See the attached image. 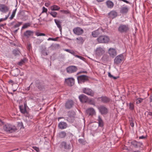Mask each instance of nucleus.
<instances>
[{
    "label": "nucleus",
    "instance_id": "79ce46f5",
    "mask_svg": "<svg viewBox=\"0 0 152 152\" xmlns=\"http://www.w3.org/2000/svg\"><path fill=\"white\" fill-rule=\"evenodd\" d=\"M31 25V23H26L22 27V29H24L27 28Z\"/></svg>",
    "mask_w": 152,
    "mask_h": 152
},
{
    "label": "nucleus",
    "instance_id": "09e8293b",
    "mask_svg": "<svg viewBox=\"0 0 152 152\" xmlns=\"http://www.w3.org/2000/svg\"><path fill=\"white\" fill-rule=\"evenodd\" d=\"M143 100V99L141 98H137L136 99V103L137 104H139L141 103Z\"/></svg>",
    "mask_w": 152,
    "mask_h": 152
},
{
    "label": "nucleus",
    "instance_id": "ddd939ff",
    "mask_svg": "<svg viewBox=\"0 0 152 152\" xmlns=\"http://www.w3.org/2000/svg\"><path fill=\"white\" fill-rule=\"evenodd\" d=\"M83 92L90 96H93L94 94V92L91 89L88 88H84L83 89Z\"/></svg>",
    "mask_w": 152,
    "mask_h": 152
},
{
    "label": "nucleus",
    "instance_id": "aec40b11",
    "mask_svg": "<svg viewBox=\"0 0 152 152\" xmlns=\"http://www.w3.org/2000/svg\"><path fill=\"white\" fill-rule=\"evenodd\" d=\"M79 98L80 101L83 103H86L88 100V97L83 94L80 95L79 96Z\"/></svg>",
    "mask_w": 152,
    "mask_h": 152
},
{
    "label": "nucleus",
    "instance_id": "9d476101",
    "mask_svg": "<svg viewBox=\"0 0 152 152\" xmlns=\"http://www.w3.org/2000/svg\"><path fill=\"white\" fill-rule=\"evenodd\" d=\"M105 51V48L100 47L97 48L95 51L96 54L98 56H102Z\"/></svg>",
    "mask_w": 152,
    "mask_h": 152
},
{
    "label": "nucleus",
    "instance_id": "864d4df0",
    "mask_svg": "<svg viewBox=\"0 0 152 152\" xmlns=\"http://www.w3.org/2000/svg\"><path fill=\"white\" fill-rule=\"evenodd\" d=\"M42 54L44 56H47L48 55V54L47 52L45 50H43L42 51Z\"/></svg>",
    "mask_w": 152,
    "mask_h": 152
},
{
    "label": "nucleus",
    "instance_id": "052dcab7",
    "mask_svg": "<svg viewBox=\"0 0 152 152\" xmlns=\"http://www.w3.org/2000/svg\"><path fill=\"white\" fill-rule=\"evenodd\" d=\"M31 48V44L28 45L27 46V49L28 50H30Z\"/></svg>",
    "mask_w": 152,
    "mask_h": 152
},
{
    "label": "nucleus",
    "instance_id": "5fc2aeb1",
    "mask_svg": "<svg viewBox=\"0 0 152 152\" xmlns=\"http://www.w3.org/2000/svg\"><path fill=\"white\" fill-rule=\"evenodd\" d=\"M8 82L9 84H11L12 86H13L14 84H15L14 80H10Z\"/></svg>",
    "mask_w": 152,
    "mask_h": 152
},
{
    "label": "nucleus",
    "instance_id": "412c9836",
    "mask_svg": "<svg viewBox=\"0 0 152 152\" xmlns=\"http://www.w3.org/2000/svg\"><path fill=\"white\" fill-rule=\"evenodd\" d=\"M108 53L110 56L113 58H114L117 55V53L115 50L113 48H110L109 49Z\"/></svg>",
    "mask_w": 152,
    "mask_h": 152
},
{
    "label": "nucleus",
    "instance_id": "a211bd4d",
    "mask_svg": "<svg viewBox=\"0 0 152 152\" xmlns=\"http://www.w3.org/2000/svg\"><path fill=\"white\" fill-rule=\"evenodd\" d=\"M9 8L4 4H0V11L4 13L7 12L9 10Z\"/></svg>",
    "mask_w": 152,
    "mask_h": 152
},
{
    "label": "nucleus",
    "instance_id": "13d9d810",
    "mask_svg": "<svg viewBox=\"0 0 152 152\" xmlns=\"http://www.w3.org/2000/svg\"><path fill=\"white\" fill-rule=\"evenodd\" d=\"M120 1H123L124 2H125L127 4H131V3H130L129 1L126 0H119Z\"/></svg>",
    "mask_w": 152,
    "mask_h": 152
},
{
    "label": "nucleus",
    "instance_id": "b1692460",
    "mask_svg": "<svg viewBox=\"0 0 152 152\" xmlns=\"http://www.w3.org/2000/svg\"><path fill=\"white\" fill-rule=\"evenodd\" d=\"M109 18L112 19L115 18L117 16V13L115 10L111 11L108 14Z\"/></svg>",
    "mask_w": 152,
    "mask_h": 152
},
{
    "label": "nucleus",
    "instance_id": "6e6552de",
    "mask_svg": "<svg viewBox=\"0 0 152 152\" xmlns=\"http://www.w3.org/2000/svg\"><path fill=\"white\" fill-rule=\"evenodd\" d=\"M66 70L68 73L71 74L76 72L77 70V68L75 66H70L66 68Z\"/></svg>",
    "mask_w": 152,
    "mask_h": 152
},
{
    "label": "nucleus",
    "instance_id": "2f4dec72",
    "mask_svg": "<svg viewBox=\"0 0 152 152\" xmlns=\"http://www.w3.org/2000/svg\"><path fill=\"white\" fill-rule=\"evenodd\" d=\"M13 80L15 84H18L21 83L23 81V79L16 77Z\"/></svg>",
    "mask_w": 152,
    "mask_h": 152
},
{
    "label": "nucleus",
    "instance_id": "4d7b16f0",
    "mask_svg": "<svg viewBox=\"0 0 152 152\" xmlns=\"http://www.w3.org/2000/svg\"><path fill=\"white\" fill-rule=\"evenodd\" d=\"M33 148L37 152H39V148L37 147L36 146H34L33 147Z\"/></svg>",
    "mask_w": 152,
    "mask_h": 152
},
{
    "label": "nucleus",
    "instance_id": "ea45409f",
    "mask_svg": "<svg viewBox=\"0 0 152 152\" xmlns=\"http://www.w3.org/2000/svg\"><path fill=\"white\" fill-rule=\"evenodd\" d=\"M78 141L79 143L83 145H85L87 143L86 141L84 139H79Z\"/></svg>",
    "mask_w": 152,
    "mask_h": 152
},
{
    "label": "nucleus",
    "instance_id": "bb28decb",
    "mask_svg": "<svg viewBox=\"0 0 152 152\" xmlns=\"http://www.w3.org/2000/svg\"><path fill=\"white\" fill-rule=\"evenodd\" d=\"M99 126L101 127H103L104 125V122L101 116L99 115L98 117V119L97 120Z\"/></svg>",
    "mask_w": 152,
    "mask_h": 152
},
{
    "label": "nucleus",
    "instance_id": "0eeeda50",
    "mask_svg": "<svg viewBox=\"0 0 152 152\" xmlns=\"http://www.w3.org/2000/svg\"><path fill=\"white\" fill-rule=\"evenodd\" d=\"M77 79L79 83H84L88 80V77L86 75H81L77 77Z\"/></svg>",
    "mask_w": 152,
    "mask_h": 152
},
{
    "label": "nucleus",
    "instance_id": "5701e85b",
    "mask_svg": "<svg viewBox=\"0 0 152 152\" xmlns=\"http://www.w3.org/2000/svg\"><path fill=\"white\" fill-rule=\"evenodd\" d=\"M99 98L101 99V102L104 103H107L111 101L110 98L106 96H101Z\"/></svg>",
    "mask_w": 152,
    "mask_h": 152
},
{
    "label": "nucleus",
    "instance_id": "39448f33",
    "mask_svg": "<svg viewBox=\"0 0 152 152\" xmlns=\"http://www.w3.org/2000/svg\"><path fill=\"white\" fill-rule=\"evenodd\" d=\"M34 83L35 86L39 90L41 91L45 89V86L43 81L39 80H36Z\"/></svg>",
    "mask_w": 152,
    "mask_h": 152
},
{
    "label": "nucleus",
    "instance_id": "c03bdc74",
    "mask_svg": "<svg viewBox=\"0 0 152 152\" xmlns=\"http://www.w3.org/2000/svg\"><path fill=\"white\" fill-rule=\"evenodd\" d=\"M129 122L131 126L132 127H133L134 126V119L132 117L129 118Z\"/></svg>",
    "mask_w": 152,
    "mask_h": 152
},
{
    "label": "nucleus",
    "instance_id": "7c9ffc66",
    "mask_svg": "<svg viewBox=\"0 0 152 152\" xmlns=\"http://www.w3.org/2000/svg\"><path fill=\"white\" fill-rule=\"evenodd\" d=\"M77 43L79 44H82L84 42L85 39L81 37H80L76 38Z\"/></svg>",
    "mask_w": 152,
    "mask_h": 152
},
{
    "label": "nucleus",
    "instance_id": "f03ea898",
    "mask_svg": "<svg viewBox=\"0 0 152 152\" xmlns=\"http://www.w3.org/2000/svg\"><path fill=\"white\" fill-rule=\"evenodd\" d=\"M4 131L9 133L15 132L17 130L16 126L10 124H7L3 126Z\"/></svg>",
    "mask_w": 152,
    "mask_h": 152
},
{
    "label": "nucleus",
    "instance_id": "0e129e2a",
    "mask_svg": "<svg viewBox=\"0 0 152 152\" xmlns=\"http://www.w3.org/2000/svg\"><path fill=\"white\" fill-rule=\"evenodd\" d=\"M146 138V137L144 136H140L139 137V139H145Z\"/></svg>",
    "mask_w": 152,
    "mask_h": 152
},
{
    "label": "nucleus",
    "instance_id": "9b49d317",
    "mask_svg": "<svg viewBox=\"0 0 152 152\" xmlns=\"http://www.w3.org/2000/svg\"><path fill=\"white\" fill-rule=\"evenodd\" d=\"M59 147L61 149L64 148L66 150H70L71 148V146L70 144H68L65 141L62 142L60 145Z\"/></svg>",
    "mask_w": 152,
    "mask_h": 152
},
{
    "label": "nucleus",
    "instance_id": "a19ab883",
    "mask_svg": "<svg viewBox=\"0 0 152 152\" xmlns=\"http://www.w3.org/2000/svg\"><path fill=\"white\" fill-rule=\"evenodd\" d=\"M13 54L14 55L16 56L20 55V51L17 49H15L12 51Z\"/></svg>",
    "mask_w": 152,
    "mask_h": 152
},
{
    "label": "nucleus",
    "instance_id": "393cba45",
    "mask_svg": "<svg viewBox=\"0 0 152 152\" xmlns=\"http://www.w3.org/2000/svg\"><path fill=\"white\" fill-rule=\"evenodd\" d=\"M34 32L31 30H27L23 33V35L25 37H28L30 36H33Z\"/></svg>",
    "mask_w": 152,
    "mask_h": 152
},
{
    "label": "nucleus",
    "instance_id": "a18cd8bd",
    "mask_svg": "<svg viewBox=\"0 0 152 152\" xmlns=\"http://www.w3.org/2000/svg\"><path fill=\"white\" fill-rule=\"evenodd\" d=\"M129 108L131 110H133L134 109V106L133 103H130L129 104Z\"/></svg>",
    "mask_w": 152,
    "mask_h": 152
},
{
    "label": "nucleus",
    "instance_id": "58836bf2",
    "mask_svg": "<svg viewBox=\"0 0 152 152\" xmlns=\"http://www.w3.org/2000/svg\"><path fill=\"white\" fill-rule=\"evenodd\" d=\"M59 47L60 45L58 44H53L50 46V48L53 50L56 49Z\"/></svg>",
    "mask_w": 152,
    "mask_h": 152
},
{
    "label": "nucleus",
    "instance_id": "3c124183",
    "mask_svg": "<svg viewBox=\"0 0 152 152\" xmlns=\"http://www.w3.org/2000/svg\"><path fill=\"white\" fill-rule=\"evenodd\" d=\"M75 57H76L77 58H78L80 59H81L83 61H85V58L84 57H83L82 56H78L77 55H75Z\"/></svg>",
    "mask_w": 152,
    "mask_h": 152
},
{
    "label": "nucleus",
    "instance_id": "1a4fd4ad",
    "mask_svg": "<svg viewBox=\"0 0 152 152\" xmlns=\"http://www.w3.org/2000/svg\"><path fill=\"white\" fill-rule=\"evenodd\" d=\"M102 32H103L102 29L99 28L96 30L93 31L91 33V34L93 37H97L102 34Z\"/></svg>",
    "mask_w": 152,
    "mask_h": 152
},
{
    "label": "nucleus",
    "instance_id": "423d86ee",
    "mask_svg": "<svg viewBox=\"0 0 152 152\" xmlns=\"http://www.w3.org/2000/svg\"><path fill=\"white\" fill-rule=\"evenodd\" d=\"M99 113L102 115H106L108 113V109L104 106L101 105L98 107Z\"/></svg>",
    "mask_w": 152,
    "mask_h": 152
},
{
    "label": "nucleus",
    "instance_id": "a878e982",
    "mask_svg": "<svg viewBox=\"0 0 152 152\" xmlns=\"http://www.w3.org/2000/svg\"><path fill=\"white\" fill-rule=\"evenodd\" d=\"M86 112L87 114L89 115H93L95 113V112L93 108H91L88 109Z\"/></svg>",
    "mask_w": 152,
    "mask_h": 152
},
{
    "label": "nucleus",
    "instance_id": "f257e3e1",
    "mask_svg": "<svg viewBox=\"0 0 152 152\" xmlns=\"http://www.w3.org/2000/svg\"><path fill=\"white\" fill-rule=\"evenodd\" d=\"M130 30V27L128 24H120L118 28V31L120 33H126Z\"/></svg>",
    "mask_w": 152,
    "mask_h": 152
},
{
    "label": "nucleus",
    "instance_id": "20e7f679",
    "mask_svg": "<svg viewBox=\"0 0 152 152\" xmlns=\"http://www.w3.org/2000/svg\"><path fill=\"white\" fill-rule=\"evenodd\" d=\"M76 114L73 111H69L67 113L68 117L66 118V120L69 123H72L74 121V118Z\"/></svg>",
    "mask_w": 152,
    "mask_h": 152
},
{
    "label": "nucleus",
    "instance_id": "4be33fe9",
    "mask_svg": "<svg viewBox=\"0 0 152 152\" xmlns=\"http://www.w3.org/2000/svg\"><path fill=\"white\" fill-rule=\"evenodd\" d=\"M68 126L67 124L64 122L61 121L58 124V127L59 129H66Z\"/></svg>",
    "mask_w": 152,
    "mask_h": 152
},
{
    "label": "nucleus",
    "instance_id": "c9c22d12",
    "mask_svg": "<svg viewBox=\"0 0 152 152\" xmlns=\"http://www.w3.org/2000/svg\"><path fill=\"white\" fill-rule=\"evenodd\" d=\"M27 61V60L26 58H24L22 59L21 60L18 62V64L20 66H22Z\"/></svg>",
    "mask_w": 152,
    "mask_h": 152
},
{
    "label": "nucleus",
    "instance_id": "bf43d9fd",
    "mask_svg": "<svg viewBox=\"0 0 152 152\" xmlns=\"http://www.w3.org/2000/svg\"><path fill=\"white\" fill-rule=\"evenodd\" d=\"M89 102L90 104H92L94 105V104H95V102H94V101L93 100H92V99H90L89 100Z\"/></svg>",
    "mask_w": 152,
    "mask_h": 152
},
{
    "label": "nucleus",
    "instance_id": "e2e57ef3",
    "mask_svg": "<svg viewBox=\"0 0 152 152\" xmlns=\"http://www.w3.org/2000/svg\"><path fill=\"white\" fill-rule=\"evenodd\" d=\"M69 53H71V54L74 55L75 56V52L73 50H71V51L69 52Z\"/></svg>",
    "mask_w": 152,
    "mask_h": 152
},
{
    "label": "nucleus",
    "instance_id": "37998d69",
    "mask_svg": "<svg viewBox=\"0 0 152 152\" xmlns=\"http://www.w3.org/2000/svg\"><path fill=\"white\" fill-rule=\"evenodd\" d=\"M48 13H49L53 18L56 17L58 14L57 13V12L54 11L49 12Z\"/></svg>",
    "mask_w": 152,
    "mask_h": 152
},
{
    "label": "nucleus",
    "instance_id": "f3484780",
    "mask_svg": "<svg viewBox=\"0 0 152 152\" xmlns=\"http://www.w3.org/2000/svg\"><path fill=\"white\" fill-rule=\"evenodd\" d=\"M131 144L135 148L139 147L140 148H143V145L142 142H137L136 140H133L131 142Z\"/></svg>",
    "mask_w": 152,
    "mask_h": 152
},
{
    "label": "nucleus",
    "instance_id": "69168bd1",
    "mask_svg": "<svg viewBox=\"0 0 152 152\" xmlns=\"http://www.w3.org/2000/svg\"><path fill=\"white\" fill-rule=\"evenodd\" d=\"M19 28H18L17 29L13 31V32L15 34H16L17 33L18 31L19 30Z\"/></svg>",
    "mask_w": 152,
    "mask_h": 152
},
{
    "label": "nucleus",
    "instance_id": "2eb2a0df",
    "mask_svg": "<svg viewBox=\"0 0 152 152\" xmlns=\"http://www.w3.org/2000/svg\"><path fill=\"white\" fill-rule=\"evenodd\" d=\"M74 104L73 101L71 99H68L65 103V106L66 109H69L72 108Z\"/></svg>",
    "mask_w": 152,
    "mask_h": 152
},
{
    "label": "nucleus",
    "instance_id": "473e14b6",
    "mask_svg": "<svg viewBox=\"0 0 152 152\" xmlns=\"http://www.w3.org/2000/svg\"><path fill=\"white\" fill-rule=\"evenodd\" d=\"M66 133L65 132L61 131L59 133L58 137L61 139L64 138L66 137Z\"/></svg>",
    "mask_w": 152,
    "mask_h": 152
},
{
    "label": "nucleus",
    "instance_id": "cd10ccee",
    "mask_svg": "<svg viewBox=\"0 0 152 152\" xmlns=\"http://www.w3.org/2000/svg\"><path fill=\"white\" fill-rule=\"evenodd\" d=\"M20 73V70L18 68L12 71L11 73L13 76H17Z\"/></svg>",
    "mask_w": 152,
    "mask_h": 152
},
{
    "label": "nucleus",
    "instance_id": "c756f323",
    "mask_svg": "<svg viewBox=\"0 0 152 152\" xmlns=\"http://www.w3.org/2000/svg\"><path fill=\"white\" fill-rule=\"evenodd\" d=\"M54 21L58 27L60 31L61 32L62 30V27L61 25V22L58 20L56 19H54Z\"/></svg>",
    "mask_w": 152,
    "mask_h": 152
},
{
    "label": "nucleus",
    "instance_id": "c85d7f7f",
    "mask_svg": "<svg viewBox=\"0 0 152 152\" xmlns=\"http://www.w3.org/2000/svg\"><path fill=\"white\" fill-rule=\"evenodd\" d=\"M26 105L25 104L24 107H23V105L19 106V109L20 112L23 114H25L27 112L26 109Z\"/></svg>",
    "mask_w": 152,
    "mask_h": 152
},
{
    "label": "nucleus",
    "instance_id": "680f3d73",
    "mask_svg": "<svg viewBox=\"0 0 152 152\" xmlns=\"http://www.w3.org/2000/svg\"><path fill=\"white\" fill-rule=\"evenodd\" d=\"M7 19V17H6L5 18H1L0 19V22H1L2 21L5 20H6Z\"/></svg>",
    "mask_w": 152,
    "mask_h": 152
},
{
    "label": "nucleus",
    "instance_id": "de8ad7c7",
    "mask_svg": "<svg viewBox=\"0 0 152 152\" xmlns=\"http://www.w3.org/2000/svg\"><path fill=\"white\" fill-rule=\"evenodd\" d=\"M34 33L35 35L37 36H45L46 35L44 33H40L38 31H35Z\"/></svg>",
    "mask_w": 152,
    "mask_h": 152
},
{
    "label": "nucleus",
    "instance_id": "f704fd0d",
    "mask_svg": "<svg viewBox=\"0 0 152 152\" xmlns=\"http://www.w3.org/2000/svg\"><path fill=\"white\" fill-rule=\"evenodd\" d=\"M22 22H18L15 25L12 27V29L14 30L15 28H19L18 27L22 24Z\"/></svg>",
    "mask_w": 152,
    "mask_h": 152
},
{
    "label": "nucleus",
    "instance_id": "8fccbe9b",
    "mask_svg": "<svg viewBox=\"0 0 152 152\" xmlns=\"http://www.w3.org/2000/svg\"><path fill=\"white\" fill-rule=\"evenodd\" d=\"M60 11L61 12H62L65 14H70V11L69 10H60Z\"/></svg>",
    "mask_w": 152,
    "mask_h": 152
},
{
    "label": "nucleus",
    "instance_id": "603ef678",
    "mask_svg": "<svg viewBox=\"0 0 152 152\" xmlns=\"http://www.w3.org/2000/svg\"><path fill=\"white\" fill-rule=\"evenodd\" d=\"M108 76L111 78H113L114 79H116L117 77L114 76H113L112 75L110 72L108 73Z\"/></svg>",
    "mask_w": 152,
    "mask_h": 152
},
{
    "label": "nucleus",
    "instance_id": "6e6d98bb",
    "mask_svg": "<svg viewBox=\"0 0 152 152\" xmlns=\"http://www.w3.org/2000/svg\"><path fill=\"white\" fill-rule=\"evenodd\" d=\"M48 11V10L47 8H45V7H42V13L45 12L46 13Z\"/></svg>",
    "mask_w": 152,
    "mask_h": 152
},
{
    "label": "nucleus",
    "instance_id": "49530a36",
    "mask_svg": "<svg viewBox=\"0 0 152 152\" xmlns=\"http://www.w3.org/2000/svg\"><path fill=\"white\" fill-rule=\"evenodd\" d=\"M17 9L16 8L15 10H14L12 12V14L11 16L10 17V20H12L13 18L14 17H15V14L16 11Z\"/></svg>",
    "mask_w": 152,
    "mask_h": 152
},
{
    "label": "nucleus",
    "instance_id": "338daca9",
    "mask_svg": "<svg viewBox=\"0 0 152 152\" xmlns=\"http://www.w3.org/2000/svg\"><path fill=\"white\" fill-rule=\"evenodd\" d=\"M50 5V3H45V5L47 7L49 6Z\"/></svg>",
    "mask_w": 152,
    "mask_h": 152
},
{
    "label": "nucleus",
    "instance_id": "6ab92c4d",
    "mask_svg": "<svg viewBox=\"0 0 152 152\" xmlns=\"http://www.w3.org/2000/svg\"><path fill=\"white\" fill-rule=\"evenodd\" d=\"M75 80L73 78H69L65 79V83L68 86H72L74 84Z\"/></svg>",
    "mask_w": 152,
    "mask_h": 152
},
{
    "label": "nucleus",
    "instance_id": "72a5a7b5",
    "mask_svg": "<svg viewBox=\"0 0 152 152\" xmlns=\"http://www.w3.org/2000/svg\"><path fill=\"white\" fill-rule=\"evenodd\" d=\"M106 4L107 7L109 8H112L114 5V4L111 1L108 0L106 2Z\"/></svg>",
    "mask_w": 152,
    "mask_h": 152
},
{
    "label": "nucleus",
    "instance_id": "4c0bfd02",
    "mask_svg": "<svg viewBox=\"0 0 152 152\" xmlns=\"http://www.w3.org/2000/svg\"><path fill=\"white\" fill-rule=\"evenodd\" d=\"M102 59L104 61L106 62L109 61V57L107 55H104L102 57Z\"/></svg>",
    "mask_w": 152,
    "mask_h": 152
},
{
    "label": "nucleus",
    "instance_id": "f8f14e48",
    "mask_svg": "<svg viewBox=\"0 0 152 152\" xmlns=\"http://www.w3.org/2000/svg\"><path fill=\"white\" fill-rule=\"evenodd\" d=\"M124 59V56L122 54L119 55L117 56L114 60V62L116 64L121 63Z\"/></svg>",
    "mask_w": 152,
    "mask_h": 152
},
{
    "label": "nucleus",
    "instance_id": "dca6fc26",
    "mask_svg": "<svg viewBox=\"0 0 152 152\" xmlns=\"http://www.w3.org/2000/svg\"><path fill=\"white\" fill-rule=\"evenodd\" d=\"M73 31L75 34L78 35H81L84 32L83 30L79 27L75 28L73 29Z\"/></svg>",
    "mask_w": 152,
    "mask_h": 152
},
{
    "label": "nucleus",
    "instance_id": "e433bc0d",
    "mask_svg": "<svg viewBox=\"0 0 152 152\" xmlns=\"http://www.w3.org/2000/svg\"><path fill=\"white\" fill-rule=\"evenodd\" d=\"M50 9L52 11L58 10L60 9V7L56 5H54L51 7Z\"/></svg>",
    "mask_w": 152,
    "mask_h": 152
},
{
    "label": "nucleus",
    "instance_id": "4468645a",
    "mask_svg": "<svg viewBox=\"0 0 152 152\" xmlns=\"http://www.w3.org/2000/svg\"><path fill=\"white\" fill-rule=\"evenodd\" d=\"M129 8L127 5L124 4L121 6L120 10V12L122 14H126L129 12Z\"/></svg>",
    "mask_w": 152,
    "mask_h": 152
},
{
    "label": "nucleus",
    "instance_id": "774afa93",
    "mask_svg": "<svg viewBox=\"0 0 152 152\" xmlns=\"http://www.w3.org/2000/svg\"><path fill=\"white\" fill-rule=\"evenodd\" d=\"M64 50L65 51H66L67 52H68L69 53V52L71 51V50L68 49H64Z\"/></svg>",
    "mask_w": 152,
    "mask_h": 152
},
{
    "label": "nucleus",
    "instance_id": "7ed1b4c3",
    "mask_svg": "<svg viewBox=\"0 0 152 152\" xmlns=\"http://www.w3.org/2000/svg\"><path fill=\"white\" fill-rule=\"evenodd\" d=\"M109 37L106 35H100L96 39V41L99 43L107 44L109 42Z\"/></svg>",
    "mask_w": 152,
    "mask_h": 152
}]
</instances>
